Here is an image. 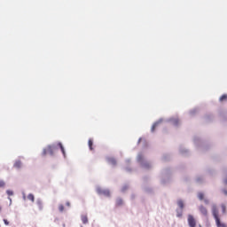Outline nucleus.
Returning <instances> with one entry per match:
<instances>
[{"instance_id":"37","label":"nucleus","mask_w":227,"mask_h":227,"mask_svg":"<svg viewBox=\"0 0 227 227\" xmlns=\"http://www.w3.org/2000/svg\"><path fill=\"white\" fill-rule=\"evenodd\" d=\"M222 192H223V194H224L225 196H227V190H226V189H223Z\"/></svg>"},{"instance_id":"6","label":"nucleus","mask_w":227,"mask_h":227,"mask_svg":"<svg viewBox=\"0 0 227 227\" xmlns=\"http://www.w3.org/2000/svg\"><path fill=\"white\" fill-rule=\"evenodd\" d=\"M96 192L98 196H105L106 198H111V191L109 189H102L100 186H96Z\"/></svg>"},{"instance_id":"11","label":"nucleus","mask_w":227,"mask_h":227,"mask_svg":"<svg viewBox=\"0 0 227 227\" xmlns=\"http://www.w3.org/2000/svg\"><path fill=\"white\" fill-rule=\"evenodd\" d=\"M204 120L206 123H210L214 121V114H206L204 116Z\"/></svg>"},{"instance_id":"44","label":"nucleus","mask_w":227,"mask_h":227,"mask_svg":"<svg viewBox=\"0 0 227 227\" xmlns=\"http://www.w3.org/2000/svg\"><path fill=\"white\" fill-rule=\"evenodd\" d=\"M0 212H1V207H0Z\"/></svg>"},{"instance_id":"39","label":"nucleus","mask_w":227,"mask_h":227,"mask_svg":"<svg viewBox=\"0 0 227 227\" xmlns=\"http://www.w3.org/2000/svg\"><path fill=\"white\" fill-rule=\"evenodd\" d=\"M66 207H70V201L66 202Z\"/></svg>"},{"instance_id":"31","label":"nucleus","mask_w":227,"mask_h":227,"mask_svg":"<svg viewBox=\"0 0 227 227\" xmlns=\"http://www.w3.org/2000/svg\"><path fill=\"white\" fill-rule=\"evenodd\" d=\"M64 210H65V206H63L62 204H60L59 206V212H64Z\"/></svg>"},{"instance_id":"3","label":"nucleus","mask_w":227,"mask_h":227,"mask_svg":"<svg viewBox=\"0 0 227 227\" xmlns=\"http://www.w3.org/2000/svg\"><path fill=\"white\" fill-rule=\"evenodd\" d=\"M137 164H139L140 168H142V169H152V168H153V165L152 163H150V161L146 160V159H145V156H143V153H139L137 156Z\"/></svg>"},{"instance_id":"29","label":"nucleus","mask_w":227,"mask_h":227,"mask_svg":"<svg viewBox=\"0 0 227 227\" xmlns=\"http://www.w3.org/2000/svg\"><path fill=\"white\" fill-rule=\"evenodd\" d=\"M128 189H129V184H124L121 189V192H125Z\"/></svg>"},{"instance_id":"43","label":"nucleus","mask_w":227,"mask_h":227,"mask_svg":"<svg viewBox=\"0 0 227 227\" xmlns=\"http://www.w3.org/2000/svg\"><path fill=\"white\" fill-rule=\"evenodd\" d=\"M9 200H11V201H12V199H11V198H9Z\"/></svg>"},{"instance_id":"7","label":"nucleus","mask_w":227,"mask_h":227,"mask_svg":"<svg viewBox=\"0 0 227 227\" xmlns=\"http://www.w3.org/2000/svg\"><path fill=\"white\" fill-rule=\"evenodd\" d=\"M179 153L184 157H189V155H191V151H189V149L185 148L184 145H180Z\"/></svg>"},{"instance_id":"25","label":"nucleus","mask_w":227,"mask_h":227,"mask_svg":"<svg viewBox=\"0 0 227 227\" xmlns=\"http://www.w3.org/2000/svg\"><path fill=\"white\" fill-rule=\"evenodd\" d=\"M196 113H198V108H193V109L189 111L190 116H195Z\"/></svg>"},{"instance_id":"20","label":"nucleus","mask_w":227,"mask_h":227,"mask_svg":"<svg viewBox=\"0 0 227 227\" xmlns=\"http://www.w3.org/2000/svg\"><path fill=\"white\" fill-rule=\"evenodd\" d=\"M162 160H164L165 162H168V160H171V154L169 153L163 154Z\"/></svg>"},{"instance_id":"1","label":"nucleus","mask_w":227,"mask_h":227,"mask_svg":"<svg viewBox=\"0 0 227 227\" xmlns=\"http://www.w3.org/2000/svg\"><path fill=\"white\" fill-rule=\"evenodd\" d=\"M59 148L64 159H67V151L65 150V146H63V143L58 142L49 145L47 148L43 149L42 157H45L47 155V152L51 155V157H54V150H58Z\"/></svg>"},{"instance_id":"13","label":"nucleus","mask_w":227,"mask_h":227,"mask_svg":"<svg viewBox=\"0 0 227 227\" xmlns=\"http://www.w3.org/2000/svg\"><path fill=\"white\" fill-rule=\"evenodd\" d=\"M162 121V118L159 119L158 121H156L152 128H151V132H155V129H157V127H159V125H160V122Z\"/></svg>"},{"instance_id":"38","label":"nucleus","mask_w":227,"mask_h":227,"mask_svg":"<svg viewBox=\"0 0 227 227\" xmlns=\"http://www.w3.org/2000/svg\"><path fill=\"white\" fill-rule=\"evenodd\" d=\"M125 161H126L127 164H129V163H130V159H126Z\"/></svg>"},{"instance_id":"27","label":"nucleus","mask_w":227,"mask_h":227,"mask_svg":"<svg viewBox=\"0 0 227 227\" xmlns=\"http://www.w3.org/2000/svg\"><path fill=\"white\" fill-rule=\"evenodd\" d=\"M227 100V94H223L220 97L219 102H224Z\"/></svg>"},{"instance_id":"14","label":"nucleus","mask_w":227,"mask_h":227,"mask_svg":"<svg viewBox=\"0 0 227 227\" xmlns=\"http://www.w3.org/2000/svg\"><path fill=\"white\" fill-rule=\"evenodd\" d=\"M199 210H200V214H202L203 215H205V216L208 215V211L207 210V207H205V206L201 205L199 207Z\"/></svg>"},{"instance_id":"12","label":"nucleus","mask_w":227,"mask_h":227,"mask_svg":"<svg viewBox=\"0 0 227 227\" xmlns=\"http://www.w3.org/2000/svg\"><path fill=\"white\" fill-rule=\"evenodd\" d=\"M168 123H171V125H174V127H178V123H179V121H178V118H169L167 120Z\"/></svg>"},{"instance_id":"5","label":"nucleus","mask_w":227,"mask_h":227,"mask_svg":"<svg viewBox=\"0 0 227 227\" xmlns=\"http://www.w3.org/2000/svg\"><path fill=\"white\" fill-rule=\"evenodd\" d=\"M212 215L217 227H227L226 223L221 222V218H219V210L217 209V206L215 204L212 206Z\"/></svg>"},{"instance_id":"16","label":"nucleus","mask_w":227,"mask_h":227,"mask_svg":"<svg viewBox=\"0 0 227 227\" xmlns=\"http://www.w3.org/2000/svg\"><path fill=\"white\" fill-rule=\"evenodd\" d=\"M177 206L179 207L177 208L181 210H184V208H185V204L184 203V200H182V199L177 200Z\"/></svg>"},{"instance_id":"22","label":"nucleus","mask_w":227,"mask_h":227,"mask_svg":"<svg viewBox=\"0 0 227 227\" xmlns=\"http://www.w3.org/2000/svg\"><path fill=\"white\" fill-rule=\"evenodd\" d=\"M81 219H82V224H88V215H82Z\"/></svg>"},{"instance_id":"41","label":"nucleus","mask_w":227,"mask_h":227,"mask_svg":"<svg viewBox=\"0 0 227 227\" xmlns=\"http://www.w3.org/2000/svg\"><path fill=\"white\" fill-rule=\"evenodd\" d=\"M204 203H206V205H208V200H205Z\"/></svg>"},{"instance_id":"19","label":"nucleus","mask_w":227,"mask_h":227,"mask_svg":"<svg viewBox=\"0 0 227 227\" xmlns=\"http://www.w3.org/2000/svg\"><path fill=\"white\" fill-rule=\"evenodd\" d=\"M123 205V199L118 197L115 201V207H121Z\"/></svg>"},{"instance_id":"28","label":"nucleus","mask_w":227,"mask_h":227,"mask_svg":"<svg viewBox=\"0 0 227 227\" xmlns=\"http://www.w3.org/2000/svg\"><path fill=\"white\" fill-rule=\"evenodd\" d=\"M27 200H29L32 202H35V195L33 193H29L27 195Z\"/></svg>"},{"instance_id":"10","label":"nucleus","mask_w":227,"mask_h":227,"mask_svg":"<svg viewBox=\"0 0 227 227\" xmlns=\"http://www.w3.org/2000/svg\"><path fill=\"white\" fill-rule=\"evenodd\" d=\"M106 159L108 164H110V166H113V168H114L118 164L114 157H106Z\"/></svg>"},{"instance_id":"36","label":"nucleus","mask_w":227,"mask_h":227,"mask_svg":"<svg viewBox=\"0 0 227 227\" xmlns=\"http://www.w3.org/2000/svg\"><path fill=\"white\" fill-rule=\"evenodd\" d=\"M130 200H131V201H134V200H136V195H135V193H132V194H131Z\"/></svg>"},{"instance_id":"33","label":"nucleus","mask_w":227,"mask_h":227,"mask_svg":"<svg viewBox=\"0 0 227 227\" xmlns=\"http://www.w3.org/2000/svg\"><path fill=\"white\" fill-rule=\"evenodd\" d=\"M6 194H7V196H13V191H12V190H7V191H6Z\"/></svg>"},{"instance_id":"8","label":"nucleus","mask_w":227,"mask_h":227,"mask_svg":"<svg viewBox=\"0 0 227 227\" xmlns=\"http://www.w3.org/2000/svg\"><path fill=\"white\" fill-rule=\"evenodd\" d=\"M142 190L146 194H153V188L148 186V184H142Z\"/></svg>"},{"instance_id":"4","label":"nucleus","mask_w":227,"mask_h":227,"mask_svg":"<svg viewBox=\"0 0 227 227\" xmlns=\"http://www.w3.org/2000/svg\"><path fill=\"white\" fill-rule=\"evenodd\" d=\"M193 145L197 150H208V143L200 136L193 137Z\"/></svg>"},{"instance_id":"21","label":"nucleus","mask_w":227,"mask_h":227,"mask_svg":"<svg viewBox=\"0 0 227 227\" xmlns=\"http://www.w3.org/2000/svg\"><path fill=\"white\" fill-rule=\"evenodd\" d=\"M176 217H178V218H180V217H182V215H184V209L176 208Z\"/></svg>"},{"instance_id":"34","label":"nucleus","mask_w":227,"mask_h":227,"mask_svg":"<svg viewBox=\"0 0 227 227\" xmlns=\"http://www.w3.org/2000/svg\"><path fill=\"white\" fill-rule=\"evenodd\" d=\"M4 185H6V183H4V181H3V180H0V189L2 187H4Z\"/></svg>"},{"instance_id":"18","label":"nucleus","mask_w":227,"mask_h":227,"mask_svg":"<svg viewBox=\"0 0 227 227\" xmlns=\"http://www.w3.org/2000/svg\"><path fill=\"white\" fill-rule=\"evenodd\" d=\"M36 205H37L39 210H43V201H42V199L36 200Z\"/></svg>"},{"instance_id":"26","label":"nucleus","mask_w":227,"mask_h":227,"mask_svg":"<svg viewBox=\"0 0 227 227\" xmlns=\"http://www.w3.org/2000/svg\"><path fill=\"white\" fill-rule=\"evenodd\" d=\"M198 198L200 201H203V200H205V193L204 192H199L198 193Z\"/></svg>"},{"instance_id":"15","label":"nucleus","mask_w":227,"mask_h":227,"mask_svg":"<svg viewBox=\"0 0 227 227\" xmlns=\"http://www.w3.org/2000/svg\"><path fill=\"white\" fill-rule=\"evenodd\" d=\"M13 168H15V169H20V168H22V161L20 160H16Z\"/></svg>"},{"instance_id":"9","label":"nucleus","mask_w":227,"mask_h":227,"mask_svg":"<svg viewBox=\"0 0 227 227\" xmlns=\"http://www.w3.org/2000/svg\"><path fill=\"white\" fill-rule=\"evenodd\" d=\"M188 226L196 227V219L192 215H188Z\"/></svg>"},{"instance_id":"23","label":"nucleus","mask_w":227,"mask_h":227,"mask_svg":"<svg viewBox=\"0 0 227 227\" xmlns=\"http://www.w3.org/2000/svg\"><path fill=\"white\" fill-rule=\"evenodd\" d=\"M88 145L90 152H93V138L89 139Z\"/></svg>"},{"instance_id":"40","label":"nucleus","mask_w":227,"mask_h":227,"mask_svg":"<svg viewBox=\"0 0 227 227\" xmlns=\"http://www.w3.org/2000/svg\"><path fill=\"white\" fill-rule=\"evenodd\" d=\"M22 194H23V200H26V193L23 192Z\"/></svg>"},{"instance_id":"30","label":"nucleus","mask_w":227,"mask_h":227,"mask_svg":"<svg viewBox=\"0 0 227 227\" xmlns=\"http://www.w3.org/2000/svg\"><path fill=\"white\" fill-rule=\"evenodd\" d=\"M222 213L226 214V205L221 204Z\"/></svg>"},{"instance_id":"17","label":"nucleus","mask_w":227,"mask_h":227,"mask_svg":"<svg viewBox=\"0 0 227 227\" xmlns=\"http://www.w3.org/2000/svg\"><path fill=\"white\" fill-rule=\"evenodd\" d=\"M195 182L196 184H203V182H205V177H203V176H197Z\"/></svg>"},{"instance_id":"32","label":"nucleus","mask_w":227,"mask_h":227,"mask_svg":"<svg viewBox=\"0 0 227 227\" xmlns=\"http://www.w3.org/2000/svg\"><path fill=\"white\" fill-rule=\"evenodd\" d=\"M124 169L127 173H132V168H130V167H125Z\"/></svg>"},{"instance_id":"2","label":"nucleus","mask_w":227,"mask_h":227,"mask_svg":"<svg viewBox=\"0 0 227 227\" xmlns=\"http://www.w3.org/2000/svg\"><path fill=\"white\" fill-rule=\"evenodd\" d=\"M171 173H172V170L169 167H166L160 171V180L161 185H168V184L171 182Z\"/></svg>"},{"instance_id":"35","label":"nucleus","mask_w":227,"mask_h":227,"mask_svg":"<svg viewBox=\"0 0 227 227\" xmlns=\"http://www.w3.org/2000/svg\"><path fill=\"white\" fill-rule=\"evenodd\" d=\"M4 223L5 224V226H8L10 224V222L8 221V219L4 218Z\"/></svg>"},{"instance_id":"24","label":"nucleus","mask_w":227,"mask_h":227,"mask_svg":"<svg viewBox=\"0 0 227 227\" xmlns=\"http://www.w3.org/2000/svg\"><path fill=\"white\" fill-rule=\"evenodd\" d=\"M148 182H150V176H143V184H145L146 185H148Z\"/></svg>"},{"instance_id":"42","label":"nucleus","mask_w":227,"mask_h":227,"mask_svg":"<svg viewBox=\"0 0 227 227\" xmlns=\"http://www.w3.org/2000/svg\"><path fill=\"white\" fill-rule=\"evenodd\" d=\"M141 137L138 139V141H137V145H139V143H141Z\"/></svg>"}]
</instances>
